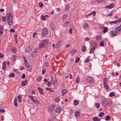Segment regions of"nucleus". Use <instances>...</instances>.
<instances>
[{
    "instance_id": "nucleus-48",
    "label": "nucleus",
    "mask_w": 121,
    "mask_h": 121,
    "mask_svg": "<svg viewBox=\"0 0 121 121\" xmlns=\"http://www.w3.org/2000/svg\"><path fill=\"white\" fill-rule=\"evenodd\" d=\"M69 6L68 5H67L66 6V7L65 9V10L66 11L67 10L69 9Z\"/></svg>"
},
{
    "instance_id": "nucleus-64",
    "label": "nucleus",
    "mask_w": 121,
    "mask_h": 121,
    "mask_svg": "<svg viewBox=\"0 0 121 121\" xmlns=\"http://www.w3.org/2000/svg\"><path fill=\"white\" fill-rule=\"evenodd\" d=\"M10 31L11 32H14L15 31V30L13 29H11L10 30Z\"/></svg>"
},
{
    "instance_id": "nucleus-51",
    "label": "nucleus",
    "mask_w": 121,
    "mask_h": 121,
    "mask_svg": "<svg viewBox=\"0 0 121 121\" xmlns=\"http://www.w3.org/2000/svg\"><path fill=\"white\" fill-rule=\"evenodd\" d=\"M16 51V49L15 48H13L12 50V52L13 53H15Z\"/></svg>"
},
{
    "instance_id": "nucleus-26",
    "label": "nucleus",
    "mask_w": 121,
    "mask_h": 121,
    "mask_svg": "<svg viewBox=\"0 0 121 121\" xmlns=\"http://www.w3.org/2000/svg\"><path fill=\"white\" fill-rule=\"evenodd\" d=\"M117 23V21H113L110 22V24L111 25H114V24H116Z\"/></svg>"
},
{
    "instance_id": "nucleus-41",
    "label": "nucleus",
    "mask_w": 121,
    "mask_h": 121,
    "mask_svg": "<svg viewBox=\"0 0 121 121\" xmlns=\"http://www.w3.org/2000/svg\"><path fill=\"white\" fill-rule=\"evenodd\" d=\"M110 117L109 116H107L106 117L105 119L106 120L108 121V120H109L110 119Z\"/></svg>"
},
{
    "instance_id": "nucleus-40",
    "label": "nucleus",
    "mask_w": 121,
    "mask_h": 121,
    "mask_svg": "<svg viewBox=\"0 0 121 121\" xmlns=\"http://www.w3.org/2000/svg\"><path fill=\"white\" fill-rule=\"evenodd\" d=\"M82 47V51L83 52H84L86 50V47L85 46H83Z\"/></svg>"
},
{
    "instance_id": "nucleus-34",
    "label": "nucleus",
    "mask_w": 121,
    "mask_h": 121,
    "mask_svg": "<svg viewBox=\"0 0 121 121\" xmlns=\"http://www.w3.org/2000/svg\"><path fill=\"white\" fill-rule=\"evenodd\" d=\"M42 79V77H39L37 78L36 80L38 82L41 81Z\"/></svg>"
},
{
    "instance_id": "nucleus-42",
    "label": "nucleus",
    "mask_w": 121,
    "mask_h": 121,
    "mask_svg": "<svg viewBox=\"0 0 121 121\" xmlns=\"http://www.w3.org/2000/svg\"><path fill=\"white\" fill-rule=\"evenodd\" d=\"M95 11H93V12H92L91 13H90L88 15H90L92 14H93V15L94 16H95Z\"/></svg>"
},
{
    "instance_id": "nucleus-54",
    "label": "nucleus",
    "mask_w": 121,
    "mask_h": 121,
    "mask_svg": "<svg viewBox=\"0 0 121 121\" xmlns=\"http://www.w3.org/2000/svg\"><path fill=\"white\" fill-rule=\"evenodd\" d=\"M79 57H77L75 61V62L76 63H78V62L79 60Z\"/></svg>"
},
{
    "instance_id": "nucleus-33",
    "label": "nucleus",
    "mask_w": 121,
    "mask_h": 121,
    "mask_svg": "<svg viewBox=\"0 0 121 121\" xmlns=\"http://www.w3.org/2000/svg\"><path fill=\"white\" fill-rule=\"evenodd\" d=\"M101 38V36L100 35H98L96 38V39L97 40H99Z\"/></svg>"
},
{
    "instance_id": "nucleus-60",
    "label": "nucleus",
    "mask_w": 121,
    "mask_h": 121,
    "mask_svg": "<svg viewBox=\"0 0 121 121\" xmlns=\"http://www.w3.org/2000/svg\"><path fill=\"white\" fill-rule=\"evenodd\" d=\"M67 17V15L64 14L63 15V18H66Z\"/></svg>"
},
{
    "instance_id": "nucleus-35",
    "label": "nucleus",
    "mask_w": 121,
    "mask_h": 121,
    "mask_svg": "<svg viewBox=\"0 0 121 121\" xmlns=\"http://www.w3.org/2000/svg\"><path fill=\"white\" fill-rule=\"evenodd\" d=\"M115 31L117 32H118L121 30L118 27H116L115 29Z\"/></svg>"
},
{
    "instance_id": "nucleus-46",
    "label": "nucleus",
    "mask_w": 121,
    "mask_h": 121,
    "mask_svg": "<svg viewBox=\"0 0 121 121\" xmlns=\"http://www.w3.org/2000/svg\"><path fill=\"white\" fill-rule=\"evenodd\" d=\"M2 21L3 22H5L6 21V17L5 16H3L2 17Z\"/></svg>"
},
{
    "instance_id": "nucleus-8",
    "label": "nucleus",
    "mask_w": 121,
    "mask_h": 121,
    "mask_svg": "<svg viewBox=\"0 0 121 121\" xmlns=\"http://www.w3.org/2000/svg\"><path fill=\"white\" fill-rule=\"evenodd\" d=\"M3 27L1 25H0V36H1L3 34Z\"/></svg>"
},
{
    "instance_id": "nucleus-59",
    "label": "nucleus",
    "mask_w": 121,
    "mask_h": 121,
    "mask_svg": "<svg viewBox=\"0 0 121 121\" xmlns=\"http://www.w3.org/2000/svg\"><path fill=\"white\" fill-rule=\"evenodd\" d=\"M25 74L23 73L22 74V78L24 79L25 78Z\"/></svg>"
},
{
    "instance_id": "nucleus-27",
    "label": "nucleus",
    "mask_w": 121,
    "mask_h": 121,
    "mask_svg": "<svg viewBox=\"0 0 121 121\" xmlns=\"http://www.w3.org/2000/svg\"><path fill=\"white\" fill-rule=\"evenodd\" d=\"M74 106H76L78 105L79 103L78 101L76 100H75L74 101Z\"/></svg>"
},
{
    "instance_id": "nucleus-13",
    "label": "nucleus",
    "mask_w": 121,
    "mask_h": 121,
    "mask_svg": "<svg viewBox=\"0 0 121 121\" xmlns=\"http://www.w3.org/2000/svg\"><path fill=\"white\" fill-rule=\"evenodd\" d=\"M27 82V80H25V81H23L21 83V85L22 86H24L26 85Z\"/></svg>"
},
{
    "instance_id": "nucleus-2",
    "label": "nucleus",
    "mask_w": 121,
    "mask_h": 121,
    "mask_svg": "<svg viewBox=\"0 0 121 121\" xmlns=\"http://www.w3.org/2000/svg\"><path fill=\"white\" fill-rule=\"evenodd\" d=\"M103 85L104 88L106 90H108L109 88L108 85L107 84V78H104L103 80Z\"/></svg>"
},
{
    "instance_id": "nucleus-53",
    "label": "nucleus",
    "mask_w": 121,
    "mask_h": 121,
    "mask_svg": "<svg viewBox=\"0 0 121 121\" xmlns=\"http://www.w3.org/2000/svg\"><path fill=\"white\" fill-rule=\"evenodd\" d=\"M5 110L4 109H0V112L1 113H3L4 112Z\"/></svg>"
},
{
    "instance_id": "nucleus-24",
    "label": "nucleus",
    "mask_w": 121,
    "mask_h": 121,
    "mask_svg": "<svg viewBox=\"0 0 121 121\" xmlns=\"http://www.w3.org/2000/svg\"><path fill=\"white\" fill-rule=\"evenodd\" d=\"M24 64L26 67L29 68V65L27 62V61H24Z\"/></svg>"
},
{
    "instance_id": "nucleus-45",
    "label": "nucleus",
    "mask_w": 121,
    "mask_h": 121,
    "mask_svg": "<svg viewBox=\"0 0 121 121\" xmlns=\"http://www.w3.org/2000/svg\"><path fill=\"white\" fill-rule=\"evenodd\" d=\"M80 80L79 78L78 77L76 78V82L78 83L79 82Z\"/></svg>"
},
{
    "instance_id": "nucleus-19",
    "label": "nucleus",
    "mask_w": 121,
    "mask_h": 121,
    "mask_svg": "<svg viewBox=\"0 0 121 121\" xmlns=\"http://www.w3.org/2000/svg\"><path fill=\"white\" fill-rule=\"evenodd\" d=\"M38 89L39 90V92L41 94H43V90L40 88V87H39L38 88Z\"/></svg>"
},
{
    "instance_id": "nucleus-52",
    "label": "nucleus",
    "mask_w": 121,
    "mask_h": 121,
    "mask_svg": "<svg viewBox=\"0 0 121 121\" xmlns=\"http://www.w3.org/2000/svg\"><path fill=\"white\" fill-rule=\"evenodd\" d=\"M89 61V60L88 59H86L85 61L84 62L85 63H86L87 62H88Z\"/></svg>"
},
{
    "instance_id": "nucleus-12",
    "label": "nucleus",
    "mask_w": 121,
    "mask_h": 121,
    "mask_svg": "<svg viewBox=\"0 0 121 121\" xmlns=\"http://www.w3.org/2000/svg\"><path fill=\"white\" fill-rule=\"evenodd\" d=\"M50 25L51 29L52 30H54L55 28L54 24L53 23H51Z\"/></svg>"
},
{
    "instance_id": "nucleus-56",
    "label": "nucleus",
    "mask_w": 121,
    "mask_h": 121,
    "mask_svg": "<svg viewBox=\"0 0 121 121\" xmlns=\"http://www.w3.org/2000/svg\"><path fill=\"white\" fill-rule=\"evenodd\" d=\"M22 57L24 59V61H26L27 60L26 57L24 56L23 55Z\"/></svg>"
},
{
    "instance_id": "nucleus-15",
    "label": "nucleus",
    "mask_w": 121,
    "mask_h": 121,
    "mask_svg": "<svg viewBox=\"0 0 121 121\" xmlns=\"http://www.w3.org/2000/svg\"><path fill=\"white\" fill-rule=\"evenodd\" d=\"M6 61L4 62L3 64V65L2 67V69H3L4 70L5 69L6 66Z\"/></svg>"
},
{
    "instance_id": "nucleus-37",
    "label": "nucleus",
    "mask_w": 121,
    "mask_h": 121,
    "mask_svg": "<svg viewBox=\"0 0 121 121\" xmlns=\"http://www.w3.org/2000/svg\"><path fill=\"white\" fill-rule=\"evenodd\" d=\"M37 56V53H34L32 52V54H31V56L32 57H35V56Z\"/></svg>"
},
{
    "instance_id": "nucleus-38",
    "label": "nucleus",
    "mask_w": 121,
    "mask_h": 121,
    "mask_svg": "<svg viewBox=\"0 0 121 121\" xmlns=\"http://www.w3.org/2000/svg\"><path fill=\"white\" fill-rule=\"evenodd\" d=\"M15 75L13 73H11L9 74V77L10 78L13 77H14Z\"/></svg>"
},
{
    "instance_id": "nucleus-5",
    "label": "nucleus",
    "mask_w": 121,
    "mask_h": 121,
    "mask_svg": "<svg viewBox=\"0 0 121 121\" xmlns=\"http://www.w3.org/2000/svg\"><path fill=\"white\" fill-rule=\"evenodd\" d=\"M109 34L111 37H112L116 36L117 35V33L115 31H111L109 33Z\"/></svg>"
},
{
    "instance_id": "nucleus-11",
    "label": "nucleus",
    "mask_w": 121,
    "mask_h": 121,
    "mask_svg": "<svg viewBox=\"0 0 121 121\" xmlns=\"http://www.w3.org/2000/svg\"><path fill=\"white\" fill-rule=\"evenodd\" d=\"M62 41H59L56 44V47L57 48H59L61 46Z\"/></svg>"
},
{
    "instance_id": "nucleus-14",
    "label": "nucleus",
    "mask_w": 121,
    "mask_h": 121,
    "mask_svg": "<svg viewBox=\"0 0 121 121\" xmlns=\"http://www.w3.org/2000/svg\"><path fill=\"white\" fill-rule=\"evenodd\" d=\"M61 110V108H59L55 109V111L56 112L59 113L60 112Z\"/></svg>"
},
{
    "instance_id": "nucleus-30",
    "label": "nucleus",
    "mask_w": 121,
    "mask_h": 121,
    "mask_svg": "<svg viewBox=\"0 0 121 121\" xmlns=\"http://www.w3.org/2000/svg\"><path fill=\"white\" fill-rule=\"evenodd\" d=\"M108 30L107 28L106 27H105L103 29V32L104 33H105Z\"/></svg>"
},
{
    "instance_id": "nucleus-3",
    "label": "nucleus",
    "mask_w": 121,
    "mask_h": 121,
    "mask_svg": "<svg viewBox=\"0 0 121 121\" xmlns=\"http://www.w3.org/2000/svg\"><path fill=\"white\" fill-rule=\"evenodd\" d=\"M48 30L46 28H44L42 31V36L43 37H44L48 34Z\"/></svg>"
},
{
    "instance_id": "nucleus-9",
    "label": "nucleus",
    "mask_w": 121,
    "mask_h": 121,
    "mask_svg": "<svg viewBox=\"0 0 121 121\" xmlns=\"http://www.w3.org/2000/svg\"><path fill=\"white\" fill-rule=\"evenodd\" d=\"M114 4L113 3H112L109 5L106 6L105 8L111 9L114 7Z\"/></svg>"
},
{
    "instance_id": "nucleus-22",
    "label": "nucleus",
    "mask_w": 121,
    "mask_h": 121,
    "mask_svg": "<svg viewBox=\"0 0 121 121\" xmlns=\"http://www.w3.org/2000/svg\"><path fill=\"white\" fill-rule=\"evenodd\" d=\"M62 95L64 96L65 93L67 92V91L65 89H63L62 90Z\"/></svg>"
},
{
    "instance_id": "nucleus-23",
    "label": "nucleus",
    "mask_w": 121,
    "mask_h": 121,
    "mask_svg": "<svg viewBox=\"0 0 121 121\" xmlns=\"http://www.w3.org/2000/svg\"><path fill=\"white\" fill-rule=\"evenodd\" d=\"M82 26L83 29L86 28L88 26V25L87 24H84Z\"/></svg>"
},
{
    "instance_id": "nucleus-10",
    "label": "nucleus",
    "mask_w": 121,
    "mask_h": 121,
    "mask_svg": "<svg viewBox=\"0 0 121 121\" xmlns=\"http://www.w3.org/2000/svg\"><path fill=\"white\" fill-rule=\"evenodd\" d=\"M45 46V45L43 43H42L41 42L39 45V48L41 49L42 48L44 47Z\"/></svg>"
},
{
    "instance_id": "nucleus-18",
    "label": "nucleus",
    "mask_w": 121,
    "mask_h": 121,
    "mask_svg": "<svg viewBox=\"0 0 121 121\" xmlns=\"http://www.w3.org/2000/svg\"><path fill=\"white\" fill-rule=\"evenodd\" d=\"M80 115V113L78 111H76L75 112V116L76 117H78Z\"/></svg>"
},
{
    "instance_id": "nucleus-49",
    "label": "nucleus",
    "mask_w": 121,
    "mask_h": 121,
    "mask_svg": "<svg viewBox=\"0 0 121 121\" xmlns=\"http://www.w3.org/2000/svg\"><path fill=\"white\" fill-rule=\"evenodd\" d=\"M33 102L36 104H38L39 103L38 101L37 100H34Z\"/></svg>"
},
{
    "instance_id": "nucleus-63",
    "label": "nucleus",
    "mask_w": 121,
    "mask_h": 121,
    "mask_svg": "<svg viewBox=\"0 0 121 121\" xmlns=\"http://www.w3.org/2000/svg\"><path fill=\"white\" fill-rule=\"evenodd\" d=\"M75 50H73L71 51V53L72 54H74L75 53Z\"/></svg>"
},
{
    "instance_id": "nucleus-4",
    "label": "nucleus",
    "mask_w": 121,
    "mask_h": 121,
    "mask_svg": "<svg viewBox=\"0 0 121 121\" xmlns=\"http://www.w3.org/2000/svg\"><path fill=\"white\" fill-rule=\"evenodd\" d=\"M51 78V82L54 86H55L57 83L56 77H52Z\"/></svg>"
},
{
    "instance_id": "nucleus-1",
    "label": "nucleus",
    "mask_w": 121,
    "mask_h": 121,
    "mask_svg": "<svg viewBox=\"0 0 121 121\" xmlns=\"http://www.w3.org/2000/svg\"><path fill=\"white\" fill-rule=\"evenodd\" d=\"M6 18L8 23L10 26L13 25V15L11 13H8L6 15Z\"/></svg>"
},
{
    "instance_id": "nucleus-57",
    "label": "nucleus",
    "mask_w": 121,
    "mask_h": 121,
    "mask_svg": "<svg viewBox=\"0 0 121 121\" xmlns=\"http://www.w3.org/2000/svg\"><path fill=\"white\" fill-rule=\"evenodd\" d=\"M103 0H97V2L98 3H99Z\"/></svg>"
},
{
    "instance_id": "nucleus-44",
    "label": "nucleus",
    "mask_w": 121,
    "mask_h": 121,
    "mask_svg": "<svg viewBox=\"0 0 121 121\" xmlns=\"http://www.w3.org/2000/svg\"><path fill=\"white\" fill-rule=\"evenodd\" d=\"M39 5L40 7L42 8L43 7V4L42 3L40 2L39 3Z\"/></svg>"
},
{
    "instance_id": "nucleus-47",
    "label": "nucleus",
    "mask_w": 121,
    "mask_h": 121,
    "mask_svg": "<svg viewBox=\"0 0 121 121\" xmlns=\"http://www.w3.org/2000/svg\"><path fill=\"white\" fill-rule=\"evenodd\" d=\"M95 106L97 108H98L100 107V105L99 104V103H97L95 105Z\"/></svg>"
},
{
    "instance_id": "nucleus-28",
    "label": "nucleus",
    "mask_w": 121,
    "mask_h": 121,
    "mask_svg": "<svg viewBox=\"0 0 121 121\" xmlns=\"http://www.w3.org/2000/svg\"><path fill=\"white\" fill-rule=\"evenodd\" d=\"M104 43L103 41H102L99 43V45L100 46L103 47L104 45Z\"/></svg>"
},
{
    "instance_id": "nucleus-6",
    "label": "nucleus",
    "mask_w": 121,
    "mask_h": 121,
    "mask_svg": "<svg viewBox=\"0 0 121 121\" xmlns=\"http://www.w3.org/2000/svg\"><path fill=\"white\" fill-rule=\"evenodd\" d=\"M87 79L88 82L90 83H93L94 82V80L92 77L88 76L87 77Z\"/></svg>"
},
{
    "instance_id": "nucleus-7",
    "label": "nucleus",
    "mask_w": 121,
    "mask_h": 121,
    "mask_svg": "<svg viewBox=\"0 0 121 121\" xmlns=\"http://www.w3.org/2000/svg\"><path fill=\"white\" fill-rule=\"evenodd\" d=\"M102 103L103 106H105L107 104H109L110 105L111 104V102H108L107 100H104L102 101Z\"/></svg>"
},
{
    "instance_id": "nucleus-32",
    "label": "nucleus",
    "mask_w": 121,
    "mask_h": 121,
    "mask_svg": "<svg viewBox=\"0 0 121 121\" xmlns=\"http://www.w3.org/2000/svg\"><path fill=\"white\" fill-rule=\"evenodd\" d=\"M29 97L30 98V99H31V101H33L34 100V98L33 96H31L30 95L29 96Z\"/></svg>"
},
{
    "instance_id": "nucleus-39",
    "label": "nucleus",
    "mask_w": 121,
    "mask_h": 121,
    "mask_svg": "<svg viewBox=\"0 0 121 121\" xmlns=\"http://www.w3.org/2000/svg\"><path fill=\"white\" fill-rule=\"evenodd\" d=\"M115 95L114 93L113 92H112L109 94V96L110 97L113 96Z\"/></svg>"
},
{
    "instance_id": "nucleus-58",
    "label": "nucleus",
    "mask_w": 121,
    "mask_h": 121,
    "mask_svg": "<svg viewBox=\"0 0 121 121\" xmlns=\"http://www.w3.org/2000/svg\"><path fill=\"white\" fill-rule=\"evenodd\" d=\"M48 62H46L45 63V66L46 67H48Z\"/></svg>"
},
{
    "instance_id": "nucleus-50",
    "label": "nucleus",
    "mask_w": 121,
    "mask_h": 121,
    "mask_svg": "<svg viewBox=\"0 0 121 121\" xmlns=\"http://www.w3.org/2000/svg\"><path fill=\"white\" fill-rule=\"evenodd\" d=\"M60 99L59 98H56L55 99V101L57 102H58L60 101Z\"/></svg>"
},
{
    "instance_id": "nucleus-55",
    "label": "nucleus",
    "mask_w": 121,
    "mask_h": 121,
    "mask_svg": "<svg viewBox=\"0 0 121 121\" xmlns=\"http://www.w3.org/2000/svg\"><path fill=\"white\" fill-rule=\"evenodd\" d=\"M37 33L36 32L34 33L33 34V38L35 37V36L37 35Z\"/></svg>"
},
{
    "instance_id": "nucleus-61",
    "label": "nucleus",
    "mask_w": 121,
    "mask_h": 121,
    "mask_svg": "<svg viewBox=\"0 0 121 121\" xmlns=\"http://www.w3.org/2000/svg\"><path fill=\"white\" fill-rule=\"evenodd\" d=\"M117 21V22H121V18H119L117 20H116Z\"/></svg>"
},
{
    "instance_id": "nucleus-20",
    "label": "nucleus",
    "mask_w": 121,
    "mask_h": 121,
    "mask_svg": "<svg viewBox=\"0 0 121 121\" xmlns=\"http://www.w3.org/2000/svg\"><path fill=\"white\" fill-rule=\"evenodd\" d=\"M93 120L94 121H100V120L97 117H95L93 118Z\"/></svg>"
},
{
    "instance_id": "nucleus-25",
    "label": "nucleus",
    "mask_w": 121,
    "mask_h": 121,
    "mask_svg": "<svg viewBox=\"0 0 121 121\" xmlns=\"http://www.w3.org/2000/svg\"><path fill=\"white\" fill-rule=\"evenodd\" d=\"M17 98L18 99L19 102H21L22 101L21 96L20 95H19L18 96Z\"/></svg>"
},
{
    "instance_id": "nucleus-29",
    "label": "nucleus",
    "mask_w": 121,
    "mask_h": 121,
    "mask_svg": "<svg viewBox=\"0 0 121 121\" xmlns=\"http://www.w3.org/2000/svg\"><path fill=\"white\" fill-rule=\"evenodd\" d=\"M45 89H46L47 91L49 90L50 91L52 92H53L54 91L52 89L50 88H48L46 87L45 88Z\"/></svg>"
},
{
    "instance_id": "nucleus-17",
    "label": "nucleus",
    "mask_w": 121,
    "mask_h": 121,
    "mask_svg": "<svg viewBox=\"0 0 121 121\" xmlns=\"http://www.w3.org/2000/svg\"><path fill=\"white\" fill-rule=\"evenodd\" d=\"M14 102L15 106L16 107H17V99L16 97H15L14 101Z\"/></svg>"
},
{
    "instance_id": "nucleus-31",
    "label": "nucleus",
    "mask_w": 121,
    "mask_h": 121,
    "mask_svg": "<svg viewBox=\"0 0 121 121\" xmlns=\"http://www.w3.org/2000/svg\"><path fill=\"white\" fill-rule=\"evenodd\" d=\"M41 42L42 43H43L45 45L46 44L48 43V41L46 39L42 41Z\"/></svg>"
},
{
    "instance_id": "nucleus-21",
    "label": "nucleus",
    "mask_w": 121,
    "mask_h": 121,
    "mask_svg": "<svg viewBox=\"0 0 121 121\" xmlns=\"http://www.w3.org/2000/svg\"><path fill=\"white\" fill-rule=\"evenodd\" d=\"M54 105H51L50 107L49 108V110L50 111H52L54 109Z\"/></svg>"
},
{
    "instance_id": "nucleus-16",
    "label": "nucleus",
    "mask_w": 121,
    "mask_h": 121,
    "mask_svg": "<svg viewBox=\"0 0 121 121\" xmlns=\"http://www.w3.org/2000/svg\"><path fill=\"white\" fill-rule=\"evenodd\" d=\"M95 49V47H93L90 50V53L91 54L93 53Z\"/></svg>"
},
{
    "instance_id": "nucleus-36",
    "label": "nucleus",
    "mask_w": 121,
    "mask_h": 121,
    "mask_svg": "<svg viewBox=\"0 0 121 121\" xmlns=\"http://www.w3.org/2000/svg\"><path fill=\"white\" fill-rule=\"evenodd\" d=\"M41 19L43 21H44L46 20L45 16L43 15H41Z\"/></svg>"
},
{
    "instance_id": "nucleus-62",
    "label": "nucleus",
    "mask_w": 121,
    "mask_h": 121,
    "mask_svg": "<svg viewBox=\"0 0 121 121\" xmlns=\"http://www.w3.org/2000/svg\"><path fill=\"white\" fill-rule=\"evenodd\" d=\"M69 23V22L68 21H67L65 23V26L67 25Z\"/></svg>"
},
{
    "instance_id": "nucleus-43",
    "label": "nucleus",
    "mask_w": 121,
    "mask_h": 121,
    "mask_svg": "<svg viewBox=\"0 0 121 121\" xmlns=\"http://www.w3.org/2000/svg\"><path fill=\"white\" fill-rule=\"evenodd\" d=\"M104 114V113L103 112H101L99 114V116L100 117H102L103 116Z\"/></svg>"
}]
</instances>
